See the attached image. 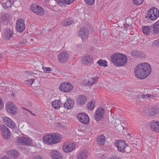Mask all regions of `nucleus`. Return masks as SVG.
<instances>
[{"mask_svg": "<svg viewBox=\"0 0 159 159\" xmlns=\"http://www.w3.org/2000/svg\"><path fill=\"white\" fill-rule=\"evenodd\" d=\"M3 106L4 104L2 103V100L0 98V109H2L3 107Z\"/></svg>", "mask_w": 159, "mask_h": 159, "instance_id": "de8ad7c7", "label": "nucleus"}, {"mask_svg": "<svg viewBox=\"0 0 159 159\" xmlns=\"http://www.w3.org/2000/svg\"><path fill=\"white\" fill-rule=\"evenodd\" d=\"M95 105L94 101H91L89 102L87 104L88 108L91 110H92L94 109Z\"/></svg>", "mask_w": 159, "mask_h": 159, "instance_id": "c9c22d12", "label": "nucleus"}, {"mask_svg": "<svg viewBox=\"0 0 159 159\" xmlns=\"http://www.w3.org/2000/svg\"><path fill=\"white\" fill-rule=\"evenodd\" d=\"M57 151L52 150L51 152V157L52 159H54V157H55L57 154Z\"/></svg>", "mask_w": 159, "mask_h": 159, "instance_id": "37998d69", "label": "nucleus"}, {"mask_svg": "<svg viewBox=\"0 0 159 159\" xmlns=\"http://www.w3.org/2000/svg\"><path fill=\"white\" fill-rule=\"evenodd\" d=\"M73 22V20L71 18H69L66 19L63 22V25L66 26L71 25Z\"/></svg>", "mask_w": 159, "mask_h": 159, "instance_id": "72a5a7b5", "label": "nucleus"}, {"mask_svg": "<svg viewBox=\"0 0 159 159\" xmlns=\"http://www.w3.org/2000/svg\"><path fill=\"white\" fill-rule=\"evenodd\" d=\"M82 63L85 65L90 64L93 60V57L92 56L87 54L84 55L81 58Z\"/></svg>", "mask_w": 159, "mask_h": 159, "instance_id": "f3484780", "label": "nucleus"}, {"mask_svg": "<svg viewBox=\"0 0 159 159\" xmlns=\"http://www.w3.org/2000/svg\"><path fill=\"white\" fill-rule=\"evenodd\" d=\"M8 155L14 158L17 157L19 155V153L16 150L13 149L8 151L7 152Z\"/></svg>", "mask_w": 159, "mask_h": 159, "instance_id": "c85d7f7f", "label": "nucleus"}, {"mask_svg": "<svg viewBox=\"0 0 159 159\" xmlns=\"http://www.w3.org/2000/svg\"><path fill=\"white\" fill-rule=\"evenodd\" d=\"M9 15L8 14L5 13L0 17V22L3 25H7L8 22Z\"/></svg>", "mask_w": 159, "mask_h": 159, "instance_id": "412c9836", "label": "nucleus"}, {"mask_svg": "<svg viewBox=\"0 0 159 159\" xmlns=\"http://www.w3.org/2000/svg\"><path fill=\"white\" fill-rule=\"evenodd\" d=\"M146 18H148V16H146Z\"/></svg>", "mask_w": 159, "mask_h": 159, "instance_id": "4d7b16f0", "label": "nucleus"}, {"mask_svg": "<svg viewBox=\"0 0 159 159\" xmlns=\"http://www.w3.org/2000/svg\"><path fill=\"white\" fill-rule=\"evenodd\" d=\"M152 44L153 45H159V39L158 40H156L154 41Z\"/></svg>", "mask_w": 159, "mask_h": 159, "instance_id": "a18cd8bd", "label": "nucleus"}, {"mask_svg": "<svg viewBox=\"0 0 159 159\" xmlns=\"http://www.w3.org/2000/svg\"><path fill=\"white\" fill-rule=\"evenodd\" d=\"M0 128L4 138L6 139H9L11 136V133L9 129L4 125H1Z\"/></svg>", "mask_w": 159, "mask_h": 159, "instance_id": "1a4fd4ad", "label": "nucleus"}, {"mask_svg": "<svg viewBox=\"0 0 159 159\" xmlns=\"http://www.w3.org/2000/svg\"><path fill=\"white\" fill-rule=\"evenodd\" d=\"M34 159H42V158L40 156H37L35 157Z\"/></svg>", "mask_w": 159, "mask_h": 159, "instance_id": "864d4df0", "label": "nucleus"}, {"mask_svg": "<svg viewBox=\"0 0 159 159\" xmlns=\"http://www.w3.org/2000/svg\"><path fill=\"white\" fill-rule=\"evenodd\" d=\"M88 156V152L87 150H84L80 152L77 155L78 159H86Z\"/></svg>", "mask_w": 159, "mask_h": 159, "instance_id": "a878e982", "label": "nucleus"}, {"mask_svg": "<svg viewBox=\"0 0 159 159\" xmlns=\"http://www.w3.org/2000/svg\"><path fill=\"white\" fill-rule=\"evenodd\" d=\"M26 42V40L25 39H23L20 40L19 42L20 44H24Z\"/></svg>", "mask_w": 159, "mask_h": 159, "instance_id": "49530a36", "label": "nucleus"}, {"mask_svg": "<svg viewBox=\"0 0 159 159\" xmlns=\"http://www.w3.org/2000/svg\"><path fill=\"white\" fill-rule=\"evenodd\" d=\"M85 3L89 5H91L94 4L95 0H84Z\"/></svg>", "mask_w": 159, "mask_h": 159, "instance_id": "58836bf2", "label": "nucleus"}, {"mask_svg": "<svg viewBox=\"0 0 159 159\" xmlns=\"http://www.w3.org/2000/svg\"><path fill=\"white\" fill-rule=\"evenodd\" d=\"M97 82V80L94 77H92L90 78L88 82H86V85H91L94 84Z\"/></svg>", "mask_w": 159, "mask_h": 159, "instance_id": "f704fd0d", "label": "nucleus"}, {"mask_svg": "<svg viewBox=\"0 0 159 159\" xmlns=\"http://www.w3.org/2000/svg\"><path fill=\"white\" fill-rule=\"evenodd\" d=\"M157 129L156 130V132H158L159 133V124H158V125L157 126Z\"/></svg>", "mask_w": 159, "mask_h": 159, "instance_id": "603ef678", "label": "nucleus"}, {"mask_svg": "<svg viewBox=\"0 0 159 159\" xmlns=\"http://www.w3.org/2000/svg\"><path fill=\"white\" fill-rule=\"evenodd\" d=\"M23 109L24 110H26V111H27V110H28V109H26V108H25V107H23Z\"/></svg>", "mask_w": 159, "mask_h": 159, "instance_id": "5fc2aeb1", "label": "nucleus"}, {"mask_svg": "<svg viewBox=\"0 0 159 159\" xmlns=\"http://www.w3.org/2000/svg\"><path fill=\"white\" fill-rule=\"evenodd\" d=\"M13 31L10 28H7L5 30V37L6 39L10 40L13 38Z\"/></svg>", "mask_w": 159, "mask_h": 159, "instance_id": "393cba45", "label": "nucleus"}, {"mask_svg": "<svg viewBox=\"0 0 159 159\" xmlns=\"http://www.w3.org/2000/svg\"><path fill=\"white\" fill-rule=\"evenodd\" d=\"M14 3V2L10 1H7L6 2L2 4L3 7L5 9L11 7V5Z\"/></svg>", "mask_w": 159, "mask_h": 159, "instance_id": "473e14b6", "label": "nucleus"}, {"mask_svg": "<svg viewBox=\"0 0 159 159\" xmlns=\"http://www.w3.org/2000/svg\"><path fill=\"white\" fill-rule=\"evenodd\" d=\"M27 111H28L29 112L31 115H33L34 116H36V115L33 113H32V111L29 110H27Z\"/></svg>", "mask_w": 159, "mask_h": 159, "instance_id": "3c124183", "label": "nucleus"}, {"mask_svg": "<svg viewBox=\"0 0 159 159\" xmlns=\"http://www.w3.org/2000/svg\"><path fill=\"white\" fill-rule=\"evenodd\" d=\"M143 0H133L134 4L137 5H139L142 4Z\"/></svg>", "mask_w": 159, "mask_h": 159, "instance_id": "ea45409f", "label": "nucleus"}, {"mask_svg": "<svg viewBox=\"0 0 159 159\" xmlns=\"http://www.w3.org/2000/svg\"><path fill=\"white\" fill-rule=\"evenodd\" d=\"M52 134L44 136L43 138V140L44 143L50 145L54 144Z\"/></svg>", "mask_w": 159, "mask_h": 159, "instance_id": "6ab92c4d", "label": "nucleus"}, {"mask_svg": "<svg viewBox=\"0 0 159 159\" xmlns=\"http://www.w3.org/2000/svg\"><path fill=\"white\" fill-rule=\"evenodd\" d=\"M3 120L4 124L9 128H13L15 126V124L13 120L7 117H4Z\"/></svg>", "mask_w": 159, "mask_h": 159, "instance_id": "dca6fc26", "label": "nucleus"}, {"mask_svg": "<svg viewBox=\"0 0 159 159\" xmlns=\"http://www.w3.org/2000/svg\"><path fill=\"white\" fill-rule=\"evenodd\" d=\"M52 107L55 109L59 108L62 106V103L60 101L58 100H55L52 102Z\"/></svg>", "mask_w": 159, "mask_h": 159, "instance_id": "7c9ffc66", "label": "nucleus"}, {"mask_svg": "<svg viewBox=\"0 0 159 159\" xmlns=\"http://www.w3.org/2000/svg\"><path fill=\"white\" fill-rule=\"evenodd\" d=\"M148 17L152 20H155L159 16V11L156 7L150 8L148 11Z\"/></svg>", "mask_w": 159, "mask_h": 159, "instance_id": "7ed1b4c3", "label": "nucleus"}, {"mask_svg": "<svg viewBox=\"0 0 159 159\" xmlns=\"http://www.w3.org/2000/svg\"><path fill=\"white\" fill-rule=\"evenodd\" d=\"M131 53L132 56L135 58L137 57H145V55L141 51H132L131 52Z\"/></svg>", "mask_w": 159, "mask_h": 159, "instance_id": "bb28decb", "label": "nucleus"}, {"mask_svg": "<svg viewBox=\"0 0 159 159\" xmlns=\"http://www.w3.org/2000/svg\"><path fill=\"white\" fill-rule=\"evenodd\" d=\"M111 60L114 65L117 66H121L126 64L127 61V58L124 54L116 53L111 56Z\"/></svg>", "mask_w": 159, "mask_h": 159, "instance_id": "f03ea898", "label": "nucleus"}, {"mask_svg": "<svg viewBox=\"0 0 159 159\" xmlns=\"http://www.w3.org/2000/svg\"><path fill=\"white\" fill-rule=\"evenodd\" d=\"M98 143L99 144L103 145L105 141V137L104 135H101L98 136L97 138Z\"/></svg>", "mask_w": 159, "mask_h": 159, "instance_id": "c756f323", "label": "nucleus"}, {"mask_svg": "<svg viewBox=\"0 0 159 159\" xmlns=\"http://www.w3.org/2000/svg\"><path fill=\"white\" fill-rule=\"evenodd\" d=\"M154 96V95L152 94H147L146 95L145 94H139L137 95V97L138 98L140 99H143L145 98H152Z\"/></svg>", "mask_w": 159, "mask_h": 159, "instance_id": "e433bc0d", "label": "nucleus"}, {"mask_svg": "<svg viewBox=\"0 0 159 159\" xmlns=\"http://www.w3.org/2000/svg\"><path fill=\"white\" fill-rule=\"evenodd\" d=\"M143 32L145 34L148 35L151 33H152L151 25L143 26L142 27Z\"/></svg>", "mask_w": 159, "mask_h": 159, "instance_id": "cd10ccee", "label": "nucleus"}, {"mask_svg": "<svg viewBox=\"0 0 159 159\" xmlns=\"http://www.w3.org/2000/svg\"><path fill=\"white\" fill-rule=\"evenodd\" d=\"M152 34H157L159 33V20L154 24L151 25Z\"/></svg>", "mask_w": 159, "mask_h": 159, "instance_id": "5701e85b", "label": "nucleus"}, {"mask_svg": "<svg viewBox=\"0 0 159 159\" xmlns=\"http://www.w3.org/2000/svg\"><path fill=\"white\" fill-rule=\"evenodd\" d=\"M75 147L73 143H66L63 146V149L65 152H69L72 151Z\"/></svg>", "mask_w": 159, "mask_h": 159, "instance_id": "a211bd4d", "label": "nucleus"}, {"mask_svg": "<svg viewBox=\"0 0 159 159\" xmlns=\"http://www.w3.org/2000/svg\"><path fill=\"white\" fill-rule=\"evenodd\" d=\"M69 57V55L66 52L60 53L58 56V59L60 63H64L67 61Z\"/></svg>", "mask_w": 159, "mask_h": 159, "instance_id": "9d476101", "label": "nucleus"}, {"mask_svg": "<svg viewBox=\"0 0 159 159\" xmlns=\"http://www.w3.org/2000/svg\"><path fill=\"white\" fill-rule=\"evenodd\" d=\"M54 144L60 142L61 140V135L58 133H53L52 134Z\"/></svg>", "mask_w": 159, "mask_h": 159, "instance_id": "b1692460", "label": "nucleus"}, {"mask_svg": "<svg viewBox=\"0 0 159 159\" xmlns=\"http://www.w3.org/2000/svg\"><path fill=\"white\" fill-rule=\"evenodd\" d=\"M62 156L61 154L60 153L57 152L55 156L54 157V159H61Z\"/></svg>", "mask_w": 159, "mask_h": 159, "instance_id": "a19ab883", "label": "nucleus"}, {"mask_svg": "<svg viewBox=\"0 0 159 159\" xmlns=\"http://www.w3.org/2000/svg\"><path fill=\"white\" fill-rule=\"evenodd\" d=\"M159 124V121L153 120L152 121L150 124V128L153 131L156 132V130L157 129V127Z\"/></svg>", "mask_w": 159, "mask_h": 159, "instance_id": "2f4dec72", "label": "nucleus"}, {"mask_svg": "<svg viewBox=\"0 0 159 159\" xmlns=\"http://www.w3.org/2000/svg\"><path fill=\"white\" fill-rule=\"evenodd\" d=\"M30 9L33 12L39 16L43 15L44 13V10L43 8L36 4H32L30 7Z\"/></svg>", "mask_w": 159, "mask_h": 159, "instance_id": "423d86ee", "label": "nucleus"}, {"mask_svg": "<svg viewBox=\"0 0 159 159\" xmlns=\"http://www.w3.org/2000/svg\"><path fill=\"white\" fill-rule=\"evenodd\" d=\"M87 101V98L84 96L83 95H80L76 99V102L77 104L80 105H84Z\"/></svg>", "mask_w": 159, "mask_h": 159, "instance_id": "aec40b11", "label": "nucleus"}, {"mask_svg": "<svg viewBox=\"0 0 159 159\" xmlns=\"http://www.w3.org/2000/svg\"><path fill=\"white\" fill-rule=\"evenodd\" d=\"M98 64L100 66L106 67L107 66V62L105 60L100 59L98 61Z\"/></svg>", "mask_w": 159, "mask_h": 159, "instance_id": "4c0bfd02", "label": "nucleus"}, {"mask_svg": "<svg viewBox=\"0 0 159 159\" xmlns=\"http://www.w3.org/2000/svg\"><path fill=\"white\" fill-rule=\"evenodd\" d=\"M109 159H120V158L119 157L116 156H113L110 157Z\"/></svg>", "mask_w": 159, "mask_h": 159, "instance_id": "09e8293b", "label": "nucleus"}, {"mask_svg": "<svg viewBox=\"0 0 159 159\" xmlns=\"http://www.w3.org/2000/svg\"><path fill=\"white\" fill-rule=\"evenodd\" d=\"M74 102L73 100L71 98L68 99L64 104V107L67 110L71 108L74 105Z\"/></svg>", "mask_w": 159, "mask_h": 159, "instance_id": "4be33fe9", "label": "nucleus"}, {"mask_svg": "<svg viewBox=\"0 0 159 159\" xmlns=\"http://www.w3.org/2000/svg\"><path fill=\"white\" fill-rule=\"evenodd\" d=\"M24 20L22 19L18 20L16 22V30L19 32H22L25 29Z\"/></svg>", "mask_w": 159, "mask_h": 159, "instance_id": "f8f14e48", "label": "nucleus"}, {"mask_svg": "<svg viewBox=\"0 0 159 159\" xmlns=\"http://www.w3.org/2000/svg\"><path fill=\"white\" fill-rule=\"evenodd\" d=\"M89 35V31L86 28L84 27L81 28L79 32V36L81 38L83 41H85L87 39Z\"/></svg>", "mask_w": 159, "mask_h": 159, "instance_id": "6e6552de", "label": "nucleus"}, {"mask_svg": "<svg viewBox=\"0 0 159 159\" xmlns=\"http://www.w3.org/2000/svg\"><path fill=\"white\" fill-rule=\"evenodd\" d=\"M0 159H11V158L7 156H4L2 157Z\"/></svg>", "mask_w": 159, "mask_h": 159, "instance_id": "8fccbe9b", "label": "nucleus"}, {"mask_svg": "<svg viewBox=\"0 0 159 159\" xmlns=\"http://www.w3.org/2000/svg\"><path fill=\"white\" fill-rule=\"evenodd\" d=\"M19 143L22 144H25L27 146H30L32 144V141L29 137H22L19 138L17 140Z\"/></svg>", "mask_w": 159, "mask_h": 159, "instance_id": "4468645a", "label": "nucleus"}, {"mask_svg": "<svg viewBox=\"0 0 159 159\" xmlns=\"http://www.w3.org/2000/svg\"><path fill=\"white\" fill-rule=\"evenodd\" d=\"M144 112L150 117L156 115L158 112V108L157 107L150 106L144 108Z\"/></svg>", "mask_w": 159, "mask_h": 159, "instance_id": "20e7f679", "label": "nucleus"}, {"mask_svg": "<svg viewBox=\"0 0 159 159\" xmlns=\"http://www.w3.org/2000/svg\"><path fill=\"white\" fill-rule=\"evenodd\" d=\"M34 79H31L30 80H27V84L29 85H31L34 81Z\"/></svg>", "mask_w": 159, "mask_h": 159, "instance_id": "c03bdc74", "label": "nucleus"}, {"mask_svg": "<svg viewBox=\"0 0 159 159\" xmlns=\"http://www.w3.org/2000/svg\"><path fill=\"white\" fill-rule=\"evenodd\" d=\"M73 89V86L70 83L67 82L61 83L59 86L60 90L64 92H69L71 91Z\"/></svg>", "mask_w": 159, "mask_h": 159, "instance_id": "0eeeda50", "label": "nucleus"}, {"mask_svg": "<svg viewBox=\"0 0 159 159\" xmlns=\"http://www.w3.org/2000/svg\"><path fill=\"white\" fill-rule=\"evenodd\" d=\"M115 146L117 147L119 151L122 152H127L126 150V148H129L126 144L124 141L122 140H117L115 143Z\"/></svg>", "mask_w": 159, "mask_h": 159, "instance_id": "39448f33", "label": "nucleus"}, {"mask_svg": "<svg viewBox=\"0 0 159 159\" xmlns=\"http://www.w3.org/2000/svg\"><path fill=\"white\" fill-rule=\"evenodd\" d=\"M6 110L7 111L14 115L16 113V106L12 102H9L6 105Z\"/></svg>", "mask_w": 159, "mask_h": 159, "instance_id": "ddd939ff", "label": "nucleus"}, {"mask_svg": "<svg viewBox=\"0 0 159 159\" xmlns=\"http://www.w3.org/2000/svg\"><path fill=\"white\" fill-rule=\"evenodd\" d=\"M2 58V55L0 54V58Z\"/></svg>", "mask_w": 159, "mask_h": 159, "instance_id": "6e6d98bb", "label": "nucleus"}, {"mask_svg": "<svg viewBox=\"0 0 159 159\" xmlns=\"http://www.w3.org/2000/svg\"><path fill=\"white\" fill-rule=\"evenodd\" d=\"M151 71V67L149 64L142 63L136 66L134 69V73L138 78L143 79L148 76Z\"/></svg>", "mask_w": 159, "mask_h": 159, "instance_id": "f257e3e1", "label": "nucleus"}, {"mask_svg": "<svg viewBox=\"0 0 159 159\" xmlns=\"http://www.w3.org/2000/svg\"><path fill=\"white\" fill-rule=\"evenodd\" d=\"M104 113V110L102 108H98L95 111L94 118L97 121L100 120L103 117Z\"/></svg>", "mask_w": 159, "mask_h": 159, "instance_id": "2eb2a0df", "label": "nucleus"}, {"mask_svg": "<svg viewBox=\"0 0 159 159\" xmlns=\"http://www.w3.org/2000/svg\"><path fill=\"white\" fill-rule=\"evenodd\" d=\"M43 70L45 73H48L49 72L51 71V69L50 67H43Z\"/></svg>", "mask_w": 159, "mask_h": 159, "instance_id": "79ce46f5", "label": "nucleus"}, {"mask_svg": "<svg viewBox=\"0 0 159 159\" xmlns=\"http://www.w3.org/2000/svg\"><path fill=\"white\" fill-rule=\"evenodd\" d=\"M78 120L81 122L87 124L89 121V118L88 116L85 113H79L77 116Z\"/></svg>", "mask_w": 159, "mask_h": 159, "instance_id": "9b49d317", "label": "nucleus"}]
</instances>
